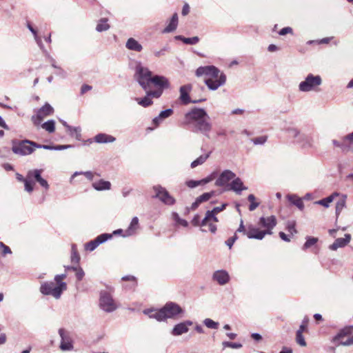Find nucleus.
I'll use <instances>...</instances> for the list:
<instances>
[{"instance_id":"f257e3e1","label":"nucleus","mask_w":353,"mask_h":353,"mask_svg":"<svg viewBox=\"0 0 353 353\" xmlns=\"http://www.w3.org/2000/svg\"><path fill=\"white\" fill-rule=\"evenodd\" d=\"M134 77L139 85L146 92V95L141 99L137 98V103L144 107L152 104V98H159L164 89L170 88L168 78L161 75H152V72L141 63L135 68Z\"/></svg>"},{"instance_id":"f03ea898","label":"nucleus","mask_w":353,"mask_h":353,"mask_svg":"<svg viewBox=\"0 0 353 353\" xmlns=\"http://www.w3.org/2000/svg\"><path fill=\"white\" fill-rule=\"evenodd\" d=\"M208 120L209 117L204 109L194 108L185 114L184 123L193 132H201L209 138L212 123Z\"/></svg>"},{"instance_id":"7ed1b4c3","label":"nucleus","mask_w":353,"mask_h":353,"mask_svg":"<svg viewBox=\"0 0 353 353\" xmlns=\"http://www.w3.org/2000/svg\"><path fill=\"white\" fill-rule=\"evenodd\" d=\"M195 74L198 77L205 76L204 82L211 90H217L226 81L225 74L214 65L200 66L196 70Z\"/></svg>"},{"instance_id":"20e7f679","label":"nucleus","mask_w":353,"mask_h":353,"mask_svg":"<svg viewBox=\"0 0 353 353\" xmlns=\"http://www.w3.org/2000/svg\"><path fill=\"white\" fill-rule=\"evenodd\" d=\"M184 312L183 310L177 303L168 302L159 310L145 309L143 311L150 319H155L158 321H163L167 319H175L178 315Z\"/></svg>"},{"instance_id":"39448f33","label":"nucleus","mask_w":353,"mask_h":353,"mask_svg":"<svg viewBox=\"0 0 353 353\" xmlns=\"http://www.w3.org/2000/svg\"><path fill=\"white\" fill-rule=\"evenodd\" d=\"M322 84V78L320 75H314L312 73L308 74L305 79L299 84L300 92H317L319 88Z\"/></svg>"},{"instance_id":"423d86ee","label":"nucleus","mask_w":353,"mask_h":353,"mask_svg":"<svg viewBox=\"0 0 353 353\" xmlns=\"http://www.w3.org/2000/svg\"><path fill=\"white\" fill-rule=\"evenodd\" d=\"M12 152L19 155L26 156L32 154L34 150V142L29 140H13L12 142Z\"/></svg>"},{"instance_id":"0eeeda50","label":"nucleus","mask_w":353,"mask_h":353,"mask_svg":"<svg viewBox=\"0 0 353 353\" xmlns=\"http://www.w3.org/2000/svg\"><path fill=\"white\" fill-rule=\"evenodd\" d=\"M66 289V283H61L60 286H57L54 285L53 282H45L41 285L40 292L44 295H52L54 298L58 299Z\"/></svg>"},{"instance_id":"6e6552de","label":"nucleus","mask_w":353,"mask_h":353,"mask_svg":"<svg viewBox=\"0 0 353 353\" xmlns=\"http://www.w3.org/2000/svg\"><path fill=\"white\" fill-rule=\"evenodd\" d=\"M99 305L106 312H112L117 308V303L112 296L107 292H101Z\"/></svg>"},{"instance_id":"1a4fd4ad","label":"nucleus","mask_w":353,"mask_h":353,"mask_svg":"<svg viewBox=\"0 0 353 353\" xmlns=\"http://www.w3.org/2000/svg\"><path fill=\"white\" fill-rule=\"evenodd\" d=\"M53 113L54 108L48 103H46L37 111V114L33 115L31 119L34 125L38 126L46 117L50 116Z\"/></svg>"},{"instance_id":"9d476101","label":"nucleus","mask_w":353,"mask_h":353,"mask_svg":"<svg viewBox=\"0 0 353 353\" xmlns=\"http://www.w3.org/2000/svg\"><path fill=\"white\" fill-rule=\"evenodd\" d=\"M153 190L155 192L154 197L158 198L163 203L169 205L174 204L175 199L164 188L156 185L153 187Z\"/></svg>"},{"instance_id":"9b49d317","label":"nucleus","mask_w":353,"mask_h":353,"mask_svg":"<svg viewBox=\"0 0 353 353\" xmlns=\"http://www.w3.org/2000/svg\"><path fill=\"white\" fill-rule=\"evenodd\" d=\"M59 334L61 337L60 349L62 351L72 350L74 346L70 333L63 328H60L59 330Z\"/></svg>"},{"instance_id":"f8f14e48","label":"nucleus","mask_w":353,"mask_h":353,"mask_svg":"<svg viewBox=\"0 0 353 353\" xmlns=\"http://www.w3.org/2000/svg\"><path fill=\"white\" fill-rule=\"evenodd\" d=\"M112 234L104 233L99 235L94 240L90 241L85 244V249L92 252L100 244L105 243L106 241L112 238Z\"/></svg>"},{"instance_id":"ddd939ff","label":"nucleus","mask_w":353,"mask_h":353,"mask_svg":"<svg viewBox=\"0 0 353 353\" xmlns=\"http://www.w3.org/2000/svg\"><path fill=\"white\" fill-rule=\"evenodd\" d=\"M277 221L276 216L274 215L268 217H261L259 224L262 227L266 228L264 230L266 234H272L273 228L276 225Z\"/></svg>"},{"instance_id":"4468645a","label":"nucleus","mask_w":353,"mask_h":353,"mask_svg":"<svg viewBox=\"0 0 353 353\" xmlns=\"http://www.w3.org/2000/svg\"><path fill=\"white\" fill-rule=\"evenodd\" d=\"M41 172L42 170L35 169L30 170L28 173V177L32 181L34 179L41 187H43L46 190H48L49 189V184L46 179L42 178Z\"/></svg>"},{"instance_id":"2eb2a0df","label":"nucleus","mask_w":353,"mask_h":353,"mask_svg":"<svg viewBox=\"0 0 353 353\" xmlns=\"http://www.w3.org/2000/svg\"><path fill=\"white\" fill-rule=\"evenodd\" d=\"M245 235L249 239L262 240L265 236V232L264 230H261L253 225H248Z\"/></svg>"},{"instance_id":"dca6fc26","label":"nucleus","mask_w":353,"mask_h":353,"mask_svg":"<svg viewBox=\"0 0 353 353\" xmlns=\"http://www.w3.org/2000/svg\"><path fill=\"white\" fill-rule=\"evenodd\" d=\"M191 90L192 85L190 84L184 85L180 88V99L181 100L182 103L185 105L192 102L189 96V92ZM203 101H204V99L193 101L192 103H197Z\"/></svg>"},{"instance_id":"f3484780","label":"nucleus","mask_w":353,"mask_h":353,"mask_svg":"<svg viewBox=\"0 0 353 353\" xmlns=\"http://www.w3.org/2000/svg\"><path fill=\"white\" fill-rule=\"evenodd\" d=\"M212 279L221 285L227 284L230 279L228 272L223 270H216L213 273Z\"/></svg>"},{"instance_id":"a211bd4d","label":"nucleus","mask_w":353,"mask_h":353,"mask_svg":"<svg viewBox=\"0 0 353 353\" xmlns=\"http://www.w3.org/2000/svg\"><path fill=\"white\" fill-rule=\"evenodd\" d=\"M235 177L236 174L233 172L229 170H225L220 174L219 177L215 182V185L216 186H223L228 181L234 179Z\"/></svg>"},{"instance_id":"6ab92c4d","label":"nucleus","mask_w":353,"mask_h":353,"mask_svg":"<svg viewBox=\"0 0 353 353\" xmlns=\"http://www.w3.org/2000/svg\"><path fill=\"white\" fill-rule=\"evenodd\" d=\"M230 190L234 191L237 194H241L243 190H248V187L243 185L242 180L239 178H234L230 184Z\"/></svg>"},{"instance_id":"aec40b11","label":"nucleus","mask_w":353,"mask_h":353,"mask_svg":"<svg viewBox=\"0 0 353 353\" xmlns=\"http://www.w3.org/2000/svg\"><path fill=\"white\" fill-rule=\"evenodd\" d=\"M351 240V235L350 234H345L344 238H338L330 246V248L332 250H336L339 248H343L347 245Z\"/></svg>"},{"instance_id":"412c9836","label":"nucleus","mask_w":353,"mask_h":353,"mask_svg":"<svg viewBox=\"0 0 353 353\" xmlns=\"http://www.w3.org/2000/svg\"><path fill=\"white\" fill-rule=\"evenodd\" d=\"M125 48L131 51L140 52L143 50L142 45L137 41L135 39L131 37L129 38L125 43Z\"/></svg>"},{"instance_id":"4be33fe9","label":"nucleus","mask_w":353,"mask_h":353,"mask_svg":"<svg viewBox=\"0 0 353 353\" xmlns=\"http://www.w3.org/2000/svg\"><path fill=\"white\" fill-rule=\"evenodd\" d=\"M352 326H347L340 330V332L333 338V342L336 343V345H339L340 341H343V339L349 334H351L352 331Z\"/></svg>"},{"instance_id":"5701e85b","label":"nucleus","mask_w":353,"mask_h":353,"mask_svg":"<svg viewBox=\"0 0 353 353\" xmlns=\"http://www.w3.org/2000/svg\"><path fill=\"white\" fill-rule=\"evenodd\" d=\"M295 141L303 148L311 147L312 143V138L310 136L302 133L300 134L299 138L296 139Z\"/></svg>"},{"instance_id":"b1692460","label":"nucleus","mask_w":353,"mask_h":353,"mask_svg":"<svg viewBox=\"0 0 353 353\" xmlns=\"http://www.w3.org/2000/svg\"><path fill=\"white\" fill-rule=\"evenodd\" d=\"M94 141L98 143H108L115 141V137L105 133H99L97 134L94 138Z\"/></svg>"},{"instance_id":"393cba45","label":"nucleus","mask_w":353,"mask_h":353,"mask_svg":"<svg viewBox=\"0 0 353 353\" xmlns=\"http://www.w3.org/2000/svg\"><path fill=\"white\" fill-rule=\"evenodd\" d=\"M139 228V219L137 216L132 218L130 225L128 229L125 231V234L123 236H130L136 233Z\"/></svg>"},{"instance_id":"a878e982","label":"nucleus","mask_w":353,"mask_h":353,"mask_svg":"<svg viewBox=\"0 0 353 353\" xmlns=\"http://www.w3.org/2000/svg\"><path fill=\"white\" fill-rule=\"evenodd\" d=\"M92 186L97 191L109 190L111 188V183L110 181L101 179L92 183Z\"/></svg>"},{"instance_id":"bb28decb","label":"nucleus","mask_w":353,"mask_h":353,"mask_svg":"<svg viewBox=\"0 0 353 353\" xmlns=\"http://www.w3.org/2000/svg\"><path fill=\"white\" fill-rule=\"evenodd\" d=\"M178 26V14L177 13H174L170 21L169 24L163 29L162 31L163 33H169L174 31Z\"/></svg>"},{"instance_id":"cd10ccee","label":"nucleus","mask_w":353,"mask_h":353,"mask_svg":"<svg viewBox=\"0 0 353 353\" xmlns=\"http://www.w3.org/2000/svg\"><path fill=\"white\" fill-rule=\"evenodd\" d=\"M288 200L293 205L296 206L299 210H303L304 208V203L301 198L296 194H288L286 196Z\"/></svg>"},{"instance_id":"c85d7f7f","label":"nucleus","mask_w":353,"mask_h":353,"mask_svg":"<svg viewBox=\"0 0 353 353\" xmlns=\"http://www.w3.org/2000/svg\"><path fill=\"white\" fill-rule=\"evenodd\" d=\"M188 327H186L185 323H178L173 327L171 334L173 336H179L188 332Z\"/></svg>"},{"instance_id":"c756f323","label":"nucleus","mask_w":353,"mask_h":353,"mask_svg":"<svg viewBox=\"0 0 353 353\" xmlns=\"http://www.w3.org/2000/svg\"><path fill=\"white\" fill-rule=\"evenodd\" d=\"M226 204H223L220 207H215L212 210L207 211L205 214V219H208L210 216L215 222H218V219L216 216V214L223 210Z\"/></svg>"},{"instance_id":"7c9ffc66","label":"nucleus","mask_w":353,"mask_h":353,"mask_svg":"<svg viewBox=\"0 0 353 353\" xmlns=\"http://www.w3.org/2000/svg\"><path fill=\"white\" fill-rule=\"evenodd\" d=\"M216 222L214 221L212 218L210 216L205 219V216L201 222V226H208L209 227V231H210L212 233H215L216 231V226L214 224Z\"/></svg>"},{"instance_id":"2f4dec72","label":"nucleus","mask_w":353,"mask_h":353,"mask_svg":"<svg viewBox=\"0 0 353 353\" xmlns=\"http://www.w3.org/2000/svg\"><path fill=\"white\" fill-rule=\"evenodd\" d=\"M176 40H179L183 41L184 43L188 45H195L199 41V38L198 37H193L190 38H186L181 35H178L174 37Z\"/></svg>"},{"instance_id":"473e14b6","label":"nucleus","mask_w":353,"mask_h":353,"mask_svg":"<svg viewBox=\"0 0 353 353\" xmlns=\"http://www.w3.org/2000/svg\"><path fill=\"white\" fill-rule=\"evenodd\" d=\"M339 196V194L338 192H334L329 196L316 201V203L323 205L325 208H328L329 204L333 201V200L334 199V198L336 196Z\"/></svg>"},{"instance_id":"72a5a7b5","label":"nucleus","mask_w":353,"mask_h":353,"mask_svg":"<svg viewBox=\"0 0 353 353\" xmlns=\"http://www.w3.org/2000/svg\"><path fill=\"white\" fill-rule=\"evenodd\" d=\"M346 199L347 196L343 194L342 195L341 199H340L336 203V215L339 216L341 211L346 206Z\"/></svg>"},{"instance_id":"f704fd0d","label":"nucleus","mask_w":353,"mask_h":353,"mask_svg":"<svg viewBox=\"0 0 353 353\" xmlns=\"http://www.w3.org/2000/svg\"><path fill=\"white\" fill-rule=\"evenodd\" d=\"M211 154V152H209L208 153L205 154H202L200 157H199L193 161L191 163V168H194L198 165H202L205 162V161L209 158L210 155Z\"/></svg>"},{"instance_id":"c9c22d12","label":"nucleus","mask_w":353,"mask_h":353,"mask_svg":"<svg viewBox=\"0 0 353 353\" xmlns=\"http://www.w3.org/2000/svg\"><path fill=\"white\" fill-rule=\"evenodd\" d=\"M110 28V25L108 23V19L106 18H103L100 19L98 22V24L96 27V30L97 32H103L106 31Z\"/></svg>"},{"instance_id":"e433bc0d","label":"nucleus","mask_w":353,"mask_h":353,"mask_svg":"<svg viewBox=\"0 0 353 353\" xmlns=\"http://www.w3.org/2000/svg\"><path fill=\"white\" fill-rule=\"evenodd\" d=\"M41 128L49 133H52L55 130V121L52 119L48 120L41 125Z\"/></svg>"},{"instance_id":"4c0bfd02","label":"nucleus","mask_w":353,"mask_h":353,"mask_svg":"<svg viewBox=\"0 0 353 353\" xmlns=\"http://www.w3.org/2000/svg\"><path fill=\"white\" fill-rule=\"evenodd\" d=\"M70 135L72 136V137H74L77 140H80L81 139V129L80 127H72V126H70L68 129V130H67Z\"/></svg>"},{"instance_id":"58836bf2","label":"nucleus","mask_w":353,"mask_h":353,"mask_svg":"<svg viewBox=\"0 0 353 353\" xmlns=\"http://www.w3.org/2000/svg\"><path fill=\"white\" fill-rule=\"evenodd\" d=\"M248 200L250 202V205L249 206V210L250 211H254L259 207V203L256 201V197L254 194L248 195Z\"/></svg>"},{"instance_id":"ea45409f","label":"nucleus","mask_w":353,"mask_h":353,"mask_svg":"<svg viewBox=\"0 0 353 353\" xmlns=\"http://www.w3.org/2000/svg\"><path fill=\"white\" fill-rule=\"evenodd\" d=\"M80 174H83L88 179H89L90 181H92L93 179V177H94V174L92 172L90 171H87V172H75L71 176L70 178V182L72 181V180L74 179V178L78 175H80Z\"/></svg>"},{"instance_id":"a19ab883","label":"nucleus","mask_w":353,"mask_h":353,"mask_svg":"<svg viewBox=\"0 0 353 353\" xmlns=\"http://www.w3.org/2000/svg\"><path fill=\"white\" fill-rule=\"evenodd\" d=\"M306 239L307 240L303 246V250H307L310 248L312 245H315L318 241V239L316 237L307 236Z\"/></svg>"},{"instance_id":"79ce46f5","label":"nucleus","mask_w":353,"mask_h":353,"mask_svg":"<svg viewBox=\"0 0 353 353\" xmlns=\"http://www.w3.org/2000/svg\"><path fill=\"white\" fill-rule=\"evenodd\" d=\"M34 182L31 179H29L28 174L26 180H24L25 190L28 192H32L34 190Z\"/></svg>"},{"instance_id":"37998d69","label":"nucleus","mask_w":353,"mask_h":353,"mask_svg":"<svg viewBox=\"0 0 353 353\" xmlns=\"http://www.w3.org/2000/svg\"><path fill=\"white\" fill-rule=\"evenodd\" d=\"M204 325L210 329H218L219 327V323L214 321L211 319H205L203 321Z\"/></svg>"},{"instance_id":"c03bdc74","label":"nucleus","mask_w":353,"mask_h":353,"mask_svg":"<svg viewBox=\"0 0 353 353\" xmlns=\"http://www.w3.org/2000/svg\"><path fill=\"white\" fill-rule=\"evenodd\" d=\"M296 342L302 347H305L307 343L305 341V339L303 336V333L300 332V331H296Z\"/></svg>"},{"instance_id":"a18cd8bd","label":"nucleus","mask_w":353,"mask_h":353,"mask_svg":"<svg viewBox=\"0 0 353 353\" xmlns=\"http://www.w3.org/2000/svg\"><path fill=\"white\" fill-rule=\"evenodd\" d=\"M214 194V192L212 191L210 192H205L197 197L198 202H204L208 201L213 195Z\"/></svg>"},{"instance_id":"49530a36","label":"nucleus","mask_w":353,"mask_h":353,"mask_svg":"<svg viewBox=\"0 0 353 353\" xmlns=\"http://www.w3.org/2000/svg\"><path fill=\"white\" fill-rule=\"evenodd\" d=\"M295 226L296 223L294 221H288L286 229L291 234V235H293L294 234H296L297 232Z\"/></svg>"},{"instance_id":"de8ad7c7","label":"nucleus","mask_w":353,"mask_h":353,"mask_svg":"<svg viewBox=\"0 0 353 353\" xmlns=\"http://www.w3.org/2000/svg\"><path fill=\"white\" fill-rule=\"evenodd\" d=\"M0 253L3 256H6V254H11L12 250L11 249L6 245H5L3 242H0Z\"/></svg>"},{"instance_id":"09e8293b","label":"nucleus","mask_w":353,"mask_h":353,"mask_svg":"<svg viewBox=\"0 0 353 353\" xmlns=\"http://www.w3.org/2000/svg\"><path fill=\"white\" fill-rule=\"evenodd\" d=\"M223 347H231L234 349H239L242 347V344L239 343H232L229 341H223L222 343Z\"/></svg>"},{"instance_id":"8fccbe9b","label":"nucleus","mask_w":353,"mask_h":353,"mask_svg":"<svg viewBox=\"0 0 353 353\" xmlns=\"http://www.w3.org/2000/svg\"><path fill=\"white\" fill-rule=\"evenodd\" d=\"M287 131H288L289 135L290 136V137L294 138L295 139L299 138V137L301 134L298 129L294 128H288L287 130Z\"/></svg>"},{"instance_id":"3c124183","label":"nucleus","mask_w":353,"mask_h":353,"mask_svg":"<svg viewBox=\"0 0 353 353\" xmlns=\"http://www.w3.org/2000/svg\"><path fill=\"white\" fill-rule=\"evenodd\" d=\"M172 112H173L172 109H171V108L166 109L165 110L161 111L160 112V114H159V117L161 120H163V119L169 117L170 116H171Z\"/></svg>"},{"instance_id":"603ef678","label":"nucleus","mask_w":353,"mask_h":353,"mask_svg":"<svg viewBox=\"0 0 353 353\" xmlns=\"http://www.w3.org/2000/svg\"><path fill=\"white\" fill-rule=\"evenodd\" d=\"M266 141H267L266 136H261V137H259L252 139V141L255 145H263L266 142Z\"/></svg>"},{"instance_id":"864d4df0","label":"nucleus","mask_w":353,"mask_h":353,"mask_svg":"<svg viewBox=\"0 0 353 353\" xmlns=\"http://www.w3.org/2000/svg\"><path fill=\"white\" fill-rule=\"evenodd\" d=\"M66 278L65 274H57L54 276V281L57 286H60L61 283H66L63 280Z\"/></svg>"},{"instance_id":"5fc2aeb1","label":"nucleus","mask_w":353,"mask_h":353,"mask_svg":"<svg viewBox=\"0 0 353 353\" xmlns=\"http://www.w3.org/2000/svg\"><path fill=\"white\" fill-rule=\"evenodd\" d=\"M27 28L29 29V30L33 34L35 40L37 41L38 44H41V39L37 36V30L32 26V25L28 23L27 24Z\"/></svg>"},{"instance_id":"6e6d98bb","label":"nucleus","mask_w":353,"mask_h":353,"mask_svg":"<svg viewBox=\"0 0 353 353\" xmlns=\"http://www.w3.org/2000/svg\"><path fill=\"white\" fill-rule=\"evenodd\" d=\"M173 216H174V219H175L176 221L179 224H180V225H183V226H184V227H187V226H188V221H185V220H184V219H181V218L179 216L178 214H176V213H174V214H173Z\"/></svg>"},{"instance_id":"4d7b16f0","label":"nucleus","mask_w":353,"mask_h":353,"mask_svg":"<svg viewBox=\"0 0 353 353\" xmlns=\"http://www.w3.org/2000/svg\"><path fill=\"white\" fill-rule=\"evenodd\" d=\"M186 185L190 188H194L197 187L198 185H201V180H199V181L190 180L186 182Z\"/></svg>"},{"instance_id":"13d9d810","label":"nucleus","mask_w":353,"mask_h":353,"mask_svg":"<svg viewBox=\"0 0 353 353\" xmlns=\"http://www.w3.org/2000/svg\"><path fill=\"white\" fill-rule=\"evenodd\" d=\"M238 239L237 237V235L236 234H234V235L230 238H229L226 241H225V244L229 247V248L230 249L233 244L234 243V242L236 241V239Z\"/></svg>"},{"instance_id":"bf43d9fd","label":"nucleus","mask_w":353,"mask_h":353,"mask_svg":"<svg viewBox=\"0 0 353 353\" xmlns=\"http://www.w3.org/2000/svg\"><path fill=\"white\" fill-rule=\"evenodd\" d=\"M122 280L132 281L133 283H132V285L131 288H134L137 285L136 278L133 276H131V275L124 276L122 277Z\"/></svg>"},{"instance_id":"052dcab7","label":"nucleus","mask_w":353,"mask_h":353,"mask_svg":"<svg viewBox=\"0 0 353 353\" xmlns=\"http://www.w3.org/2000/svg\"><path fill=\"white\" fill-rule=\"evenodd\" d=\"M74 272H76L77 279L79 281H81L83 279V276H84V274H85L83 269L78 267L77 270H76Z\"/></svg>"},{"instance_id":"680f3d73","label":"nucleus","mask_w":353,"mask_h":353,"mask_svg":"<svg viewBox=\"0 0 353 353\" xmlns=\"http://www.w3.org/2000/svg\"><path fill=\"white\" fill-rule=\"evenodd\" d=\"M332 143L334 146L341 148L342 150H345L346 148L345 141H344V139L342 142H340L336 140H333Z\"/></svg>"},{"instance_id":"e2e57ef3","label":"nucleus","mask_w":353,"mask_h":353,"mask_svg":"<svg viewBox=\"0 0 353 353\" xmlns=\"http://www.w3.org/2000/svg\"><path fill=\"white\" fill-rule=\"evenodd\" d=\"M292 28H290V27H285L283 28H282L279 32V34L280 35H285L287 34H292Z\"/></svg>"},{"instance_id":"0e129e2a","label":"nucleus","mask_w":353,"mask_h":353,"mask_svg":"<svg viewBox=\"0 0 353 353\" xmlns=\"http://www.w3.org/2000/svg\"><path fill=\"white\" fill-rule=\"evenodd\" d=\"M34 148H43L45 150H54V145H40L37 144L34 142Z\"/></svg>"},{"instance_id":"69168bd1","label":"nucleus","mask_w":353,"mask_h":353,"mask_svg":"<svg viewBox=\"0 0 353 353\" xmlns=\"http://www.w3.org/2000/svg\"><path fill=\"white\" fill-rule=\"evenodd\" d=\"M339 344L343 345H353V335L348 338L347 339H346L345 341H340Z\"/></svg>"},{"instance_id":"338daca9","label":"nucleus","mask_w":353,"mask_h":353,"mask_svg":"<svg viewBox=\"0 0 353 353\" xmlns=\"http://www.w3.org/2000/svg\"><path fill=\"white\" fill-rule=\"evenodd\" d=\"M168 50V48L166 47L159 50H157V51H155L154 52V54L155 57H160L161 56H164L165 55V51Z\"/></svg>"},{"instance_id":"774afa93","label":"nucleus","mask_w":353,"mask_h":353,"mask_svg":"<svg viewBox=\"0 0 353 353\" xmlns=\"http://www.w3.org/2000/svg\"><path fill=\"white\" fill-rule=\"evenodd\" d=\"M192 223L194 226L201 225L200 223V216L199 214H196L192 220Z\"/></svg>"}]
</instances>
